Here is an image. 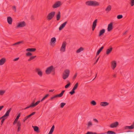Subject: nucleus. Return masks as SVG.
I'll use <instances>...</instances> for the list:
<instances>
[{"label":"nucleus","instance_id":"nucleus-60","mask_svg":"<svg viewBox=\"0 0 134 134\" xmlns=\"http://www.w3.org/2000/svg\"><path fill=\"white\" fill-rule=\"evenodd\" d=\"M54 91V90H49V92H53Z\"/></svg>","mask_w":134,"mask_h":134},{"label":"nucleus","instance_id":"nucleus-51","mask_svg":"<svg viewBox=\"0 0 134 134\" xmlns=\"http://www.w3.org/2000/svg\"><path fill=\"white\" fill-rule=\"evenodd\" d=\"M27 119H28L27 118V117L26 116L24 118V119L23 120V121L24 122H25V121Z\"/></svg>","mask_w":134,"mask_h":134},{"label":"nucleus","instance_id":"nucleus-55","mask_svg":"<svg viewBox=\"0 0 134 134\" xmlns=\"http://www.w3.org/2000/svg\"><path fill=\"white\" fill-rule=\"evenodd\" d=\"M54 98V96H53V97H51V98L49 100H52Z\"/></svg>","mask_w":134,"mask_h":134},{"label":"nucleus","instance_id":"nucleus-61","mask_svg":"<svg viewBox=\"0 0 134 134\" xmlns=\"http://www.w3.org/2000/svg\"><path fill=\"white\" fill-rule=\"evenodd\" d=\"M78 86V83H76V89L77 88V87Z\"/></svg>","mask_w":134,"mask_h":134},{"label":"nucleus","instance_id":"nucleus-40","mask_svg":"<svg viewBox=\"0 0 134 134\" xmlns=\"http://www.w3.org/2000/svg\"><path fill=\"white\" fill-rule=\"evenodd\" d=\"M91 104L93 105H96V103L94 100H93L91 102Z\"/></svg>","mask_w":134,"mask_h":134},{"label":"nucleus","instance_id":"nucleus-19","mask_svg":"<svg viewBox=\"0 0 134 134\" xmlns=\"http://www.w3.org/2000/svg\"><path fill=\"white\" fill-rule=\"evenodd\" d=\"M113 49L112 47H111L110 48L107 49L106 51V54L107 55H108L111 52Z\"/></svg>","mask_w":134,"mask_h":134},{"label":"nucleus","instance_id":"nucleus-1","mask_svg":"<svg viewBox=\"0 0 134 134\" xmlns=\"http://www.w3.org/2000/svg\"><path fill=\"white\" fill-rule=\"evenodd\" d=\"M86 4L88 6H98L99 3L95 1H88L86 2Z\"/></svg>","mask_w":134,"mask_h":134},{"label":"nucleus","instance_id":"nucleus-63","mask_svg":"<svg viewBox=\"0 0 134 134\" xmlns=\"http://www.w3.org/2000/svg\"><path fill=\"white\" fill-rule=\"evenodd\" d=\"M113 77H116V75L115 74H114L113 75Z\"/></svg>","mask_w":134,"mask_h":134},{"label":"nucleus","instance_id":"nucleus-5","mask_svg":"<svg viewBox=\"0 0 134 134\" xmlns=\"http://www.w3.org/2000/svg\"><path fill=\"white\" fill-rule=\"evenodd\" d=\"M26 25V23L24 21L18 23H17V28L23 27Z\"/></svg>","mask_w":134,"mask_h":134},{"label":"nucleus","instance_id":"nucleus-17","mask_svg":"<svg viewBox=\"0 0 134 134\" xmlns=\"http://www.w3.org/2000/svg\"><path fill=\"white\" fill-rule=\"evenodd\" d=\"M6 61V59L4 58H3L0 60V65H3Z\"/></svg>","mask_w":134,"mask_h":134},{"label":"nucleus","instance_id":"nucleus-45","mask_svg":"<svg viewBox=\"0 0 134 134\" xmlns=\"http://www.w3.org/2000/svg\"><path fill=\"white\" fill-rule=\"evenodd\" d=\"M6 119V118H3L2 119L1 121V125H2L3 122L4 121V120Z\"/></svg>","mask_w":134,"mask_h":134},{"label":"nucleus","instance_id":"nucleus-18","mask_svg":"<svg viewBox=\"0 0 134 134\" xmlns=\"http://www.w3.org/2000/svg\"><path fill=\"white\" fill-rule=\"evenodd\" d=\"M105 30L104 29H102L99 32V34L98 35L99 37L100 36H101L105 32Z\"/></svg>","mask_w":134,"mask_h":134},{"label":"nucleus","instance_id":"nucleus-13","mask_svg":"<svg viewBox=\"0 0 134 134\" xmlns=\"http://www.w3.org/2000/svg\"><path fill=\"white\" fill-rule=\"evenodd\" d=\"M67 23V21H66L61 24L59 28V30H62L65 27Z\"/></svg>","mask_w":134,"mask_h":134},{"label":"nucleus","instance_id":"nucleus-25","mask_svg":"<svg viewBox=\"0 0 134 134\" xmlns=\"http://www.w3.org/2000/svg\"><path fill=\"white\" fill-rule=\"evenodd\" d=\"M84 49L82 47H80L79 49H78L76 51V52L77 53H79L81 51L83 50Z\"/></svg>","mask_w":134,"mask_h":134},{"label":"nucleus","instance_id":"nucleus-47","mask_svg":"<svg viewBox=\"0 0 134 134\" xmlns=\"http://www.w3.org/2000/svg\"><path fill=\"white\" fill-rule=\"evenodd\" d=\"M18 120V119L17 118H16V119H15V120L13 122V124L14 125L17 123Z\"/></svg>","mask_w":134,"mask_h":134},{"label":"nucleus","instance_id":"nucleus-2","mask_svg":"<svg viewBox=\"0 0 134 134\" xmlns=\"http://www.w3.org/2000/svg\"><path fill=\"white\" fill-rule=\"evenodd\" d=\"M54 71V68H53V66L52 65L47 68L46 70V73L47 74H49L51 73L52 71H53L54 72L53 74L54 75L55 74Z\"/></svg>","mask_w":134,"mask_h":134},{"label":"nucleus","instance_id":"nucleus-42","mask_svg":"<svg viewBox=\"0 0 134 134\" xmlns=\"http://www.w3.org/2000/svg\"><path fill=\"white\" fill-rule=\"evenodd\" d=\"M5 92V91H4L1 90H0V95H2Z\"/></svg>","mask_w":134,"mask_h":134},{"label":"nucleus","instance_id":"nucleus-36","mask_svg":"<svg viewBox=\"0 0 134 134\" xmlns=\"http://www.w3.org/2000/svg\"><path fill=\"white\" fill-rule=\"evenodd\" d=\"M130 4L131 6L134 5V0H130Z\"/></svg>","mask_w":134,"mask_h":134},{"label":"nucleus","instance_id":"nucleus-39","mask_svg":"<svg viewBox=\"0 0 134 134\" xmlns=\"http://www.w3.org/2000/svg\"><path fill=\"white\" fill-rule=\"evenodd\" d=\"M32 55V54L29 52H28L26 53V56H30Z\"/></svg>","mask_w":134,"mask_h":134},{"label":"nucleus","instance_id":"nucleus-27","mask_svg":"<svg viewBox=\"0 0 134 134\" xmlns=\"http://www.w3.org/2000/svg\"><path fill=\"white\" fill-rule=\"evenodd\" d=\"M56 41V38L54 37H53L51 39V41L50 42L51 43H55Z\"/></svg>","mask_w":134,"mask_h":134},{"label":"nucleus","instance_id":"nucleus-35","mask_svg":"<svg viewBox=\"0 0 134 134\" xmlns=\"http://www.w3.org/2000/svg\"><path fill=\"white\" fill-rule=\"evenodd\" d=\"M36 57V56H32L28 60V61H30L31 60H32V59H33L35 57Z\"/></svg>","mask_w":134,"mask_h":134},{"label":"nucleus","instance_id":"nucleus-29","mask_svg":"<svg viewBox=\"0 0 134 134\" xmlns=\"http://www.w3.org/2000/svg\"><path fill=\"white\" fill-rule=\"evenodd\" d=\"M125 129L132 130L133 129V127H132L131 125L130 126H126L125 128Z\"/></svg>","mask_w":134,"mask_h":134},{"label":"nucleus","instance_id":"nucleus-20","mask_svg":"<svg viewBox=\"0 0 134 134\" xmlns=\"http://www.w3.org/2000/svg\"><path fill=\"white\" fill-rule=\"evenodd\" d=\"M60 11H59L58 12V13L56 15V18H57V21H59L60 20Z\"/></svg>","mask_w":134,"mask_h":134},{"label":"nucleus","instance_id":"nucleus-3","mask_svg":"<svg viewBox=\"0 0 134 134\" xmlns=\"http://www.w3.org/2000/svg\"><path fill=\"white\" fill-rule=\"evenodd\" d=\"M55 13V12L54 11H53L49 13L47 17V20L49 21L51 20L54 16Z\"/></svg>","mask_w":134,"mask_h":134},{"label":"nucleus","instance_id":"nucleus-28","mask_svg":"<svg viewBox=\"0 0 134 134\" xmlns=\"http://www.w3.org/2000/svg\"><path fill=\"white\" fill-rule=\"evenodd\" d=\"M12 110V108H10L6 112L5 114L7 116H8L9 115V114L10 113V112Z\"/></svg>","mask_w":134,"mask_h":134},{"label":"nucleus","instance_id":"nucleus-62","mask_svg":"<svg viewBox=\"0 0 134 134\" xmlns=\"http://www.w3.org/2000/svg\"><path fill=\"white\" fill-rule=\"evenodd\" d=\"M131 126L133 127V129L134 128V122L133 124L131 125Z\"/></svg>","mask_w":134,"mask_h":134},{"label":"nucleus","instance_id":"nucleus-49","mask_svg":"<svg viewBox=\"0 0 134 134\" xmlns=\"http://www.w3.org/2000/svg\"><path fill=\"white\" fill-rule=\"evenodd\" d=\"M19 57H18L16 58H15L13 60V61H17L19 59Z\"/></svg>","mask_w":134,"mask_h":134},{"label":"nucleus","instance_id":"nucleus-64","mask_svg":"<svg viewBox=\"0 0 134 134\" xmlns=\"http://www.w3.org/2000/svg\"><path fill=\"white\" fill-rule=\"evenodd\" d=\"M75 79V74L74 76V79Z\"/></svg>","mask_w":134,"mask_h":134},{"label":"nucleus","instance_id":"nucleus-14","mask_svg":"<svg viewBox=\"0 0 134 134\" xmlns=\"http://www.w3.org/2000/svg\"><path fill=\"white\" fill-rule=\"evenodd\" d=\"M64 90H63L61 92V93L59 94H58L54 96L55 98L57 97H62L64 93L65 92Z\"/></svg>","mask_w":134,"mask_h":134},{"label":"nucleus","instance_id":"nucleus-52","mask_svg":"<svg viewBox=\"0 0 134 134\" xmlns=\"http://www.w3.org/2000/svg\"><path fill=\"white\" fill-rule=\"evenodd\" d=\"M93 121L96 122H98V120L96 119H93Z\"/></svg>","mask_w":134,"mask_h":134},{"label":"nucleus","instance_id":"nucleus-30","mask_svg":"<svg viewBox=\"0 0 134 134\" xmlns=\"http://www.w3.org/2000/svg\"><path fill=\"white\" fill-rule=\"evenodd\" d=\"M40 101H41L40 100H38L37 102L35 103H34V102L32 103V104L33 107L37 105L40 103Z\"/></svg>","mask_w":134,"mask_h":134},{"label":"nucleus","instance_id":"nucleus-46","mask_svg":"<svg viewBox=\"0 0 134 134\" xmlns=\"http://www.w3.org/2000/svg\"><path fill=\"white\" fill-rule=\"evenodd\" d=\"M21 124L20 121H18L17 122V126L18 127H21Z\"/></svg>","mask_w":134,"mask_h":134},{"label":"nucleus","instance_id":"nucleus-26","mask_svg":"<svg viewBox=\"0 0 134 134\" xmlns=\"http://www.w3.org/2000/svg\"><path fill=\"white\" fill-rule=\"evenodd\" d=\"M34 129V130L36 132H38L39 131V128L37 126H32Z\"/></svg>","mask_w":134,"mask_h":134},{"label":"nucleus","instance_id":"nucleus-7","mask_svg":"<svg viewBox=\"0 0 134 134\" xmlns=\"http://www.w3.org/2000/svg\"><path fill=\"white\" fill-rule=\"evenodd\" d=\"M61 5V2L60 1L56 2L53 5L52 8H55L58 7Z\"/></svg>","mask_w":134,"mask_h":134},{"label":"nucleus","instance_id":"nucleus-31","mask_svg":"<svg viewBox=\"0 0 134 134\" xmlns=\"http://www.w3.org/2000/svg\"><path fill=\"white\" fill-rule=\"evenodd\" d=\"M111 7L110 5H109L105 9V11L108 12L110 11L111 10Z\"/></svg>","mask_w":134,"mask_h":134},{"label":"nucleus","instance_id":"nucleus-43","mask_svg":"<svg viewBox=\"0 0 134 134\" xmlns=\"http://www.w3.org/2000/svg\"><path fill=\"white\" fill-rule=\"evenodd\" d=\"M123 17V16L122 15H118L117 16V18L118 19H120L122 18Z\"/></svg>","mask_w":134,"mask_h":134},{"label":"nucleus","instance_id":"nucleus-15","mask_svg":"<svg viewBox=\"0 0 134 134\" xmlns=\"http://www.w3.org/2000/svg\"><path fill=\"white\" fill-rule=\"evenodd\" d=\"M109 104L108 102H102L100 103V105L102 107H105L108 105Z\"/></svg>","mask_w":134,"mask_h":134},{"label":"nucleus","instance_id":"nucleus-21","mask_svg":"<svg viewBox=\"0 0 134 134\" xmlns=\"http://www.w3.org/2000/svg\"><path fill=\"white\" fill-rule=\"evenodd\" d=\"M75 84L74 85V87L72 91L69 92V93L71 95L74 94L75 92Z\"/></svg>","mask_w":134,"mask_h":134},{"label":"nucleus","instance_id":"nucleus-48","mask_svg":"<svg viewBox=\"0 0 134 134\" xmlns=\"http://www.w3.org/2000/svg\"><path fill=\"white\" fill-rule=\"evenodd\" d=\"M12 9L15 11V12H16V8L15 6H13L12 7Z\"/></svg>","mask_w":134,"mask_h":134},{"label":"nucleus","instance_id":"nucleus-59","mask_svg":"<svg viewBox=\"0 0 134 134\" xmlns=\"http://www.w3.org/2000/svg\"><path fill=\"white\" fill-rule=\"evenodd\" d=\"M99 59V57L96 60V62L95 63H94V64H95L98 61Z\"/></svg>","mask_w":134,"mask_h":134},{"label":"nucleus","instance_id":"nucleus-4","mask_svg":"<svg viewBox=\"0 0 134 134\" xmlns=\"http://www.w3.org/2000/svg\"><path fill=\"white\" fill-rule=\"evenodd\" d=\"M64 72V73L63 74V78L64 79H65L69 76L70 71L69 70H65Z\"/></svg>","mask_w":134,"mask_h":134},{"label":"nucleus","instance_id":"nucleus-56","mask_svg":"<svg viewBox=\"0 0 134 134\" xmlns=\"http://www.w3.org/2000/svg\"><path fill=\"white\" fill-rule=\"evenodd\" d=\"M36 113L35 112H34L32 113L31 114H30L31 116L34 115Z\"/></svg>","mask_w":134,"mask_h":134},{"label":"nucleus","instance_id":"nucleus-57","mask_svg":"<svg viewBox=\"0 0 134 134\" xmlns=\"http://www.w3.org/2000/svg\"><path fill=\"white\" fill-rule=\"evenodd\" d=\"M6 117H8L5 114L4 115L2 116V117H3V118H6Z\"/></svg>","mask_w":134,"mask_h":134},{"label":"nucleus","instance_id":"nucleus-10","mask_svg":"<svg viewBox=\"0 0 134 134\" xmlns=\"http://www.w3.org/2000/svg\"><path fill=\"white\" fill-rule=\"evenodd\" d=\"M97 20L96 19L93 22L92 26V30L94 31L97 25Z\"/></svg>","mask_w":134,"mask_h":134},{"label":"nucleus","instance_id":"nucleus-9","mask_svg":"<svg viewBox=\"0 0 134 134\" xmlns=\"http://www.w3.org/2000/svg\"><path fill=\"white\" fill-rule=\"evenodd\" d=\"M119 125L118 122L116 121L111 124L110 127L111 128H114L116 127Z\"/></svg>","mask_w":134,"mask_h":134},{"label":"nucleus","instance_id":"nucleus-37","mask_svg":"<svg viewBox=\"0 0 134 134\" xmlns=\"http://www.w3.org/2000/svg\"><path fill=\"white\" fill-rule=\"evenodd\" d=\"M66 104L64 103H62L60 104V107L61 108H63L64 106L66 105Z\"/></svg>","mask_w":134,"mask_h":134},{"label":"nucleus","instance_id":"nucleus-24","mask_svg":"<svg viewBox=\"0 0 134 134\" xmlns=\"http://www.w3.org/2000/svg\"><path fill=\"white\" fill-rule=\"evenodd\" d=\"M104 47L103 46H102L98 50L96 53V55H98L100 53V52L103 49Z\"/></svg>","mask_w":134,"mask_h":134},{"label":"nucleus","instance_id":"nucleus-54","mask_svg":"<svg viewBox=\"0 0 134 134\" xmlns=\"http://www.w3.org/2000/svg\"><path fill=\"white\" fill-rule=\"evenodd\" d=\"M21 127H18L17 131L19 132L20 131L21 129Z\"/></svg>","mask_w":134,"mask_h":134},{"label":"nucleus","instance_id":"nucleus-34","mask_svg":"<svg viewBox=\"0 0 134 134\" xmlns=\"http://www.w3.org/2000/svg\"><path fill=\"white\" fill-rule=\"evenodd\" d=\"M49 94H47L46 95H45L41 100V102H42L46 98H47L49 96Z\"/></svg>","mask_w":134,"mask_h":134},{"label":"nucleus","instance_id":"nucleus-6","mask_svg":"<svg viewBox=\"0 0 134 134\" xmlns=\"http://www.w3.org/2000/svg\"><path fill=\"white\" fill-rule=\"evenodd\" d=\"M66 44V42L65 41H64L63 42L60 50L61 52H64L65 51Z\"/></svg>","mask_w":134,"mask_h":134},{"label":"nucleus","instance_id":"nucleus-12","mask_svg":"<svg viewBox=\"0 0 134 134\" xmlns=\"http://www.w3.org/2000/svg\"><path fill=\"white\" fill-rule=\"evenodd\" d=\"M113 24L112 23L109 24L107 28L108 31H110L113 29Z\"/></svg>","mask_w":134,"mask_h":134},{"label":"nucleus","instance_id":"nucleus-33","mask_svg":"<svg viewBox=\"0 0 134 134\" xmlns=\"http://www.w3.org/2000/svg\"><path fill=\"white\" fill-rule=\"evenodd\" d=\"M23 42V41H19L18 42H17L13 44H12L13 46H15V45H17L21 43H22Z\"/></svg>","mask_w":134,"mask_h":134},{"label":"nucleus","instance_id":"nucleus-22","mask_svg":"<svg viewBox=\"0 0 134 134\" xmlns=\"http://www.w3.org/2000/svg\"><path fill=\"white\" fill-rule=\"evenodd\" d=\"M36 50V49L35 48H28L26 49V51H27L34 52Z\"/></svg>","mask_w":134,"mask_h":134},{"label":"nucleus","instance_id":"nucleus-41","mask_svg":"<svg viewBox=\"0 0 134 134\" xmlns=\"http://www.w3.org/2000/svg\"><path fill=\"white\" fill-rule=\"evenodd\" d=\"M71 84V83L70 82L66 85L65 86V87L66 88H67L69 87L70 86Z\"/></svg>","mask_w":134,"mask_h":134},{"label":"nucleus","instance_id":"nucleus-8","mask_svg":"<svg viewBox=\"0 0 134 134\" xmlns=\"http://www.w3.org/2000/svg\"><path fill=\"white\" fill-rule=\"evenodd\" d=\"M117 65L116 62V61L114 60L111 62V67L112 69L114 70L116 67Z\"/></svg>","mask_w":134,"mask_h":134},{"label":"nucleus","instance_id":"nucleus-11","mask_svg":"<svg viewBox=\"0 0 134 134\" xmlns=\"http://www.w3.org/2000/svg\"><path fill=\"white\" fill-rule=\"evenodd\" d=\"M36 71L40 77H42V76L43 73L40 69L39 68L36 69Z\"/></svg>","mask_w":134,"mask_h":134},{"label":"nucleus","instance_id":"nucleus-38","mask_svg":"<svg viewBox=\"0 0 134 134\" xmlns=\"http://www.w3.org/2000/svg\"><path fill=\"white\" fill-rule=\"evenodd\" d=\"M107 133L108 134H115L116 133L113 131H109L107 132Z\"/></svg>","mask_w":134,"mask_h":134},{"label":"nucleus","instance_id":"nucleus-50","mask_svg":"<svg viewBox=\"0 0 134 134\" xmlns=\"http://www.w3.org/2000/svg\"><path fill=\"white\" fill-rule=\"evenodd\" d=\"M20 113H19L18 114V115L17 116H16V118H17L18 119H19V117H20Z\"/></svg>","mask_w":134,"mask_h":134},{"label":"nucleus","instance_id":"nucleus-44","mask_svg":"<svg viewBox=\"0 0 134 134\" xmlns=\"http://www.w3.org/2000/svg\"><path fill=\"white\" fill-rule=\"evenodd\" d=\"M30 107H33L32 104L30 105L27 106V107L24 108V109L26 110V109H28Z\"/></svg>","mask_w":134,"mask_h":134},{"label":"nucleus","instance_id":"nucleus-58","mask_svg":"<svg viewBox=\"0 0 134 134\" xmlns=\"http://www.w3.org/2000/svg\"><path fill=\"white\" fill-rule=\"evenodd\" d=\"M31 115L30 114L27 116H26V117L27 118V119H28L29 118L31 117Z\"/></svg>","mask_w":134,"mask_h":134},{"label":"nucleus","instance_id":"nucleus-32","mask_svg":"<svg viewBox=\"0 0 134 134\" xmlns=\"http://www.w3.org/2000/svg\"><path fill=\"white\" fill-rule=\"evenodd\" d=\"M92 125V124L91 121H89L88 122L87 124V128H89L91 127Z\"/></svg>","mask_w":134,"mask_h":134},{"label":"nucleus","instance_id":"nucleus-23","mask_svg":"<svg viewBox=\"0 0 134 134\" xmlns=\"http://www.w3.org/2000/svg\"><path fill=\"white\" fill-rule=\"evenodd\" d=\"M54 125H53L48 134H52L54 131Z\"/></svg>","mask_w":134,"mask_h":134},{"label":"nucleus","instance_id":"nucleus-53","mask_svg":"<svg viewBox=\"0 0 134 134\" xmlns=\"http://www.w3.org/2000/svg\"><path fill=\"white\" fill-rule=\"evenodd\" d=\"M4 106L3 105H1L0 106V111L2 109L4 108Z\"/></svg>","mask_w":134,"mask_h":134},{"label":"nucleus","instance_id":"nucleus-16","mask_svg":"<svg viewBox=\"0 0 134 134\" xmlns=\"http://www.w3.org/2000/svg\"><path fill=\"white\" fill-rule=\"evenodd\" d=\"M7 22L9 24H11L12 23V19L10 16H8L7 18Z\"/></svg>","mask_w":134,"mask_h":134}]
</instances>
